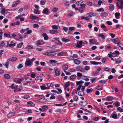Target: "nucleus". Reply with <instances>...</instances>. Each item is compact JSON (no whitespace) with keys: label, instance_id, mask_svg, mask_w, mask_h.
Wrapping results in <instances>:
<instances>
[{"label":"nucleus","instance_id":"nucleus-1","mask_svg":"<svg viewBox=\"0 0 123 123\" xmlns=\"http://www.w3.org/2000/svg\"><path fill=\"white\" fill-rule=\"evenodd\" d=\"M17 58L15 57H13L11 58L8 59L6 61V63H3V64L5 66L6 68H8L9 67V61L14 62L17 60Z\"/></svg>","mask_w":123,"mask_h":123},{"label":"nucleus","instance_id":"nucleus-2","mask_svg":"<svg viewBox=\"0 0 123 123\" xmlns=\"http://www.w3.org/2000/svg\"><path fill=\"white\" fill-rule=\"evenodd\" d=\"M120 2V3L117 2L116 3V6L119 9H122L123 8V0H117Z\"/></svg>","mask_w":123,"mask_h":123},{"label":"nucleus","instance_id":"nucleus-3","mask_svg":"<svg viewBox=\"0 0 123 123\" xmlns=\"http://www.w3.org/2000/svg\"><path fill=\"white\" fill-rule=\"evenodd\" d=\"M43 13L46 15H49L50 13V12L49 9L48 8H44L42 12Z\"/></svg>","mask_w":123,"mask_h":123},{"label":"nucleus","instance_id":"nucleus-4","mask_svg":"<svg viewBox=\"0 0 123 123\" xmlns=\"http://www.w3.org/2000/svg\"><path fill=\"white\" fill-rule=\"evenodd\" d=\"M111 40L114 43L117 45H119V44L120 41L117 38H115L114 39H111Z\"/></svg>","mask_w":123,"mask_h":123},{"label":"nucleus","instance_id":"nucleus-5","mask_svg":"<svg viewBox=\"0 0 123 123\" xmlns=\"http://www.w3.org/2000/svg\"><path fill=\"white\" fill-rule=\"evenodd\" d=\"M76 70L78 71H80L82 72H84L85 70L81 67L79 66L76 68Z\"/></svg>","mask_w":123,"mask_h":123},{"label":"nucleus","instance_id":"nucleus-6","mask_svg":"<svg viewBox=\"0 0 123 123\" xmlns=\"http://www.w3.org/2000/svg\"><path fill=\"white\" fill-rule=\"evenodd\" d=\"M83 44V41H78L77 42V44L76 45V47L79 48H81L82 46L81 45Z\"/></svg>","mask_w":123,"mask_h":123},{"label":"nucleus","instance_id":"nucleus-7","mask_svg":"<svg viewBox=\"0 0 123 123\" xmlns=\"http://www.w3.org/2000/svg\"><path fill=\"white\" fill-rule=\"evenodd\" d=\"M32 62L30 60H26L25 63V65L26 66H29L31 65Z\"/></svg>","mask_w":123,"mask_h":123},{"label":"nucleus","instance_id":"nucleus-8","mask_svg":"<svg viewBox=\"0 0 123 123\" xmlns=\"http://www.w3.org/2000/svg\"><path fill=\"white\" fill-rule=\"evenodd\" d=\"M44 43L41 40H39L37 41L36 43V44L37 46L42 45Z\"/></svg>","mask_w":123,"mask_h":123},{"label":"nucleus","instance_id":"nucleus-9","mask_svg":"<svg viewBox=\"0 0 123 123\" xmlns=\"http://www.w3.org/2000/svg\"><path fill=\"white\" fill-rule=\"evenodd\" d=\"M20 1L19 0H18L16 1H15L14 2V3H13L12 5V7H15L16 6H17L20 3Z\"/></svg>","mask_w":123,"mask_h":123},{"label":"nucleus","instance_id":"nucleus-10","mask_svg":"<svg viewBox=\"0 0 123 123\" xmlns=\"http://www.w3.org/2000/svg\"><path fill=\"white\" fill-rule=\"evenodd\" d=\"M68 66L67 65H64L62 67V69L64 72L66 70H67L68 68Z\"/></svg>","mask_w":123,"mask_h":123},{"label":"nucleus","instance_id":"nucleus-11","mask_svg":"<svg viewBox=\"0 0 123 123\" xmlns=\"http://www.w3.org/2000/svg\"><path fill=\"white\" fill-rule=\"evenodd\" d=\"M47 56H54L56 54V53L48 52Z\"/></svg>","mask_w":123,"mask_h":123},{"label":"nucleus","instance_id":"nucleus-12","mask_svg":"<svg viewBox=\"0 0 123 123\" xmlns=\"http://www.w3.org/2000/svg\"><path fill=\"white\" fill-rule=\"evenodd\" d=\"M89 42L91 44H95L97 42V40L94 39H90L89 40Z\"/></svg>","mask_w":123,"mask_h":123},{"label":"nucleus","instance_id":"nucleus-13","mask_svg":"<svg viewBox=\"0 0 123 123\" xmlns=\"http://www.w3.org/2000/svg\"><path fill=\"white\" fill-rule=\"evenodd\" d=\"M55 75L56 76H59L60 75L61 72L60 70L58 69H55Z\"/></svg>","mask_w":123,"mask_h":123},{"label":"nucleus","instance_id":"nucleus-14","mask_svg":"<svg viewBox=\"0 0 123 123\" xmlns=\"http://www.w3.org/2000/svg\"><path fill=\"white\" fill-rule=\"evenodd\" d=\"M50 33L52 34H56L58 33V31L56 30H49Z\"/></svg>","mask_w":123,"mask_h":123},{"label":"nucleus","instance_id":"nucleus-15","mask_svg":"<svg viewBox=\"0 0 123 123\" xmlns=\"http://www.w3.org/2000/svg\"><path fill=\"white\" fill-rule=\"evenodd\" d=\"M38 100L39 102H44L47 101V99L44 98H39L38 99Z\"/></svg>","mask_w":123,"mask_h":123},{"label":"nucleus","instance_id":"nucleus-16","mask_svg":"<svg viewBox=\"0 0 123 123\" xmlns=\"http://www.w3.org/2000/svg\"><path fill=\"white\" fill-rule=\"evenodd\" d=\"M90 62L91 64L93 65H98L99 64H102V63L100 62H98L92 61H90Z\"/></svg>","mask_w":123,"mask_h":123},{"label":"nucleus","instance_id":"nucleus-17","mask_svg":"<svg viewBox=\"0 0 123 123\" xmlns=\"http://www.w3.org/2000/svg\"><path fill=\"white\" fill-rule=\"evenodd\" d=\"M15 112H12L10 113L7 115V117H12L14 116L15 114Z\"/></svg>","mask_w":123,"mask_h":123},{"label":"nucleus","instance_id":"nucleus-18","mask_svg":"<svg viewBox=\"0 0 123 123\" xmlns=\"http://www.w3.org/2000/svg\"><path fill=\"white\" fill-rule=\"evenodd\" d=\"M27 104L29 106H33L35 105L33 102L31 101L28 102Z\"/></svg>","mask_w":123,"mask_h":123},{"label":"nucleus","instance_id":"nucleus-19","mask_svg":"<svg viewBox=\"0 0 123 123\" xmlns=\"http://www.w3.org/2000/svg\"><path fill=\"white\" fill-rule=\"evenodd\" d=\"M30 17L32 19H38V18L36 16L33 15L32 14H31L30 16Z\"/></svg>","mask_w":123,"mask_h":123},{"label":"nucleus","instance_id":"nucleus-20","mask_svg":"<svg viewBox=\"0 0 123 123\" xmlns=\"http://www.w3.org/2000/svg\"><path fill=\"white\" fill-rule=\"evenodd\" d=\"M43 36L44 37V39L47 40L49 39V37L45 33H43L42 34Z\"/></svg>","mask_w":123,"mask_h":123},{"label":"nucleus","instance_id":"nucleus-21","mask_svg":"<svg viewBox=\"0 0 123 123\" xmlns=\"http://www.w3.org/2000/svg\"><path fill=\"white\" fill-rule=\"evenodd\" d=\"M108 14L106 12H104L101 14L100 16L102 17L103 18L106 17L108 15Z\"/></svg>","mask_w":123,"mask_h":123},{"label":"nucleus","instance_id":"nucleus-22","mask_svg":"<svg viewBox=\"0 0 123 123\" xmlns=\"http://www.w3.org/2000/svg\"><path fill=\"white\" fill-rule=\"evenodd\" d=\"M114 8V6L113 4H111L109 6V10L110 11H112Z\"/></svg>","mask_w":123,"mask_h":123},{"label":"nucleus","instance_id":"nucleus-23","mask_svg":"<svg viewBox=\"0 0 123 123\" xmlns=\"http://www.w3.org/2000/svg\"><path fill=\"white\" fill-rule=\"evenodd\" d=\"M87 104V103L85 101H81L80 103V105L83 106H85Z\"/></svg>","mask_w":123,"mask_h":123},{"label":"nucleus","instance_id":"nucleus-24","mask_svg":"<svg viewBox=\"0 0 123 123\" xmlns=\"http://www.w3.org/2000/svg\"><path fill=\"white\" fill-rule=\"evenodd\" d=\"M106 100L107 101H111L113 99V97L112 96H110L107 97L106 98Z\"/></svg>","mask_w":123,"mask_h":123},{"label":"nucleus","instance_id":"nucleus-25","mask_svg":"<svg viewBox=\"0 0 123 123\" xmlns=\"http://www.w3.org/2000/svg\"><path fill=\"white\" fill-rule=\"evenodd\" d=\"M85 8L80 7L79 8L78 10L80 13H83V11L85 10Z\"/></svg>","mask_w":123,"mask_h":123},{"label":"nucleus","instance_id":"nucleus-26","mask_svg":"<svg viewBox=\"0 0 123 123\" xmlns=\"http://www.w3.org/2000/svg\"><path fill=\"white\" fill-rule=\"evenodd\" d=\"M34 13L37 14H39L40 13V12L37 9H35L34 10Z\"/></svg>","mask_w":123,"mask_h":123},{"label":"nucleus","instance_id":"nucleus-27","mask_svg":"<svg viewBox=\"0 0 123 123\" xmlns=\"http://www.w3.org/2000/svg\"><path fill=\"white\" fill-rule=\"evenodd\" d=\"M74 63L76 64L79 65L81 63L80 61V60H77L76 59H74Z\"/></svg>","mask_w":123,"mask_h":123},{"label":"nucleus","instance_id":"nucleus-28","mask_svg":"<svg viewBox=\"0 0 123 123\" xmlns=\"http://www.w3.org/2000/svg\"><path fill=\"white\" fill-rule=\"evenodd\" d=\"M19 33L18 32H15L13 33H11L10 35L12 36V37H17Z\"/></svg>","mask_w":123,"mask_h":123},{"label":"nucleus","instance_id":"nucleus-29","mask_svg":"<svg viewBox=\"0 0 123 123\" xmlns=\"http://www.w3.org/2000/svg\"><path fill=\"white\" fill-rule=\"evenodd\" d=\"M17 37H19L18 39V40L20 41L23 40V37L21 36V34L19 33H18Z\"/></svg>","mask_w":123,"mask_h":123},{"label":"nucleus","instance_id":"nucleus-30","mask_svg":"<svg viewBox=\"0 0 123 123\" xmlns=\"http://www.w3.org/2000/svg\"><path fill=\"white\" fill-rule=\"evenodd\" d=\"M87 15H88L89 16L91 17L92 16H95V14L94 13H93L92 12H90L88 13L87 14Z\"/></svg>","mask_w":123,"mask_h":123},{"label":"nucleus","instance_id":"nucleus-31","mask_svg":"<svg viewBox=\"0 0 123 123\" xmlns=\"http://www.w3.org/2000/svg\"><path fill=\"white\" fill-rule=\"evenodd\" d=\"M41 88V89L44 90L45 89H50L49 87H46L43 86H40Z\"/></svg>","mask_w":123,"mask_h":123},{"label":"nucleus","instance_id":"nucleus-32","mask_svg":"<svg viewBox=\"0 0 123 123\" xmlns=\"http://www.w3.org/2000/svg\"><path fill=\"white\" fill-rule=\"evenodd\" d=\"M70 82L68 81L65 84V88L66 89L70 85Z\"/></svg>","mask_w":123,"mask_h":123},{"label":"nucleus","instance_id":"nucleus-33","mask_svg":"<svg viewBox=\"0 0 123 123\" xmlns=\"http://www.w3.org/2000/svg\"><path fill=\"white\" fill-rule=\"evenodd\" d=\"M6 44L7 45V47H8V46L9 47L14 46L16 45V44L15 43H14L13 44H9V43L8 42H7Z\"/></svg>","mask_w":123,"mask_h":123},{"label":"nucleus","instance_id":"nucleus-34","mask_svg":"<svg viewBox=\"0 0 123 123\" xmlns=\"http://www.w3.org/2000/svg\"><path fill=\"white\" fill-rule=\"evenodd\" d=\"M78 94L79 95L82 96L84 95V92L83 91H81L78 92Z\"/></svg>","mask_w":123,"mask_h":123},{"label":"nucleus","instance_id":"nucleus-35","mask_svg":"<svg viewBox=\"0 0 123 123\" xmlns=\"http://www.w3.org/2000/svg\"><path fill=\"white\" fill-rule=\"evenodd\" d=\"M77 77V76L75 75H71L70 77V79L71 80H73L75 79Z\"/></svg>","mask_w":123,"mask_h":123},{"label":"nucleus","instance_id":"nucleus-36","mask_svg":"<svg viewBox=\"0 0 123 123\" xmlns=\"http://www.w3.org/2000/svg\"><path fill=\"white\" fill-rule=\"evenodd\" d=\"M4 77L6 79H9L10 78L11 76L9 74H5L4 75Z\"/></svg>","mask_w":123,"mask_h":123},{"label":"nucleus","instance_id":"nucleus-37","mask_svg":"<svg viewBox=\"0 0 123 123\" xmlns=\"http://www.w3.org/2000/svg\"><path fill=\"white\" fill-rule=\"evenodd\" d=\"M120 15V13L119 12H116L115 13V16L116 18L117 19H118L119 18L118 17Z\"/></svg>","mask_w":123,"mask_h":123},{"label":"nucleus","instance_id":"nucleus-38","mask_svg":"<svg viewBox=\"0 0 123 123\" xmlns=\"http://www.w3.org/2000/svg\"><path fill=\"white\" fill-rule=\"evenodd\" d=\"M82 79L86 81H88L89 80V79L87 78V77L85 76H83Z\"/></svg>","mask_w":123,"mask_h":123},{"label":"nucleus","instance_id":"nucleus-39","mask_svg":"<svg viewBox=\"0 0 123 123\" xmlns=\"http://www.w3.org/2000/svg\"><path fill=\"white\" fill-rule=\"evenodd\" d=\"M84 83V81L82 80L80 81H77L76 83V84L77 85H79L80 84H82Z\"/></svg>","mask_w":123,"mask_h":123},{"label":"nucleus","instance_id":"nucleus-40","mask_svg":"<svg viewBox=\"0 0 123 123\" xmlns=\"http://www.w3.org/2000/svg\"><path fill=\"white\" fill-rule=\"evenodd\" d=\"M58 100L59 101H62L63 100L64 98L63 97L60 95L58 96Z\"/></svg>","mask_w":123,"mask_h":123},{"label":"nucleus","instance_id":"nucleus-41","mask_svg":"<svg viewBox=\"0 0 123 123\" xmlns=\"http://www.w3.org/2000/svg\"><path fill=\"white\" fill-rule=\"evenodd\" d=\"M33 48V46L32 45H28L25 48L27 49H31Z\"/></svg>","mask_w":123,"mask_h":123},{"label":"nucleus","instance_id":"nucleus-42","mask_svg":"<svg viewBox=\"0 0 123 123\" xmlns=\"http://www.w3.org/2000/svg\"><path fill=\"white\" fill-rule=\"evenodd\" d=\"M83 3V1L82 0L77 1L76 2V4L78 6L80 5Z\"/></svg>","mask_w":123,"mask_h":123},{"label":"nucleus","instance_id":"nucleus-43","mask_svg":"<svg viewBox=\"0 0 123 123\" xmlns=\"http://www.w3.org/2000/svg\"><path fill=\"white\" fill-rule=\"evenodd\" d=\"M62 41L63 42H67L70 41V40L67 39L66 38H63L62 39Z\"/></svg>","mask_w":123,"mask_h":123},{"label":"nucleus","instance_id":"nucleus-44","mask_svg":"<svg viewBox=\"0 0 123 123\" xmlns=\"http://www.w3.org/2000/svg\"><path fill=\"white\" fill-rule=\"evenodd\" d=\"M32 112V110L30 109H28L25 112V114H28L29 113H31Z\"/></svg>","mask_w":123,"mask_h":123},{"label":"nucleus","instance_id":"nucleus-45","mask_svg":"<svg viewBox=\"0 0 123 123\" xmlns=\"http://www.w3.org/2000/svg\"><path fill=\"white\" fill-rule=\"evenodd\" d=\"M5 45V43H4V41H3L0 43V46L3 47Z\"/></svg>","mask_w":123,"mask_h":123},{"label":"nucleus","instance_id":"nucleus-46","mask_svg":"<svg viewBox=\"0 0 123 123\" xmlns=\"http://www.w3.org/2000/svg\"><path fill=\"white\" fill-rule=\"evenodd\" d=\"M93 91V89L92 88L87 89L86 90V92L87 93H89Z\"/></svg>","mask_w":123,"mask_h":123},{"label":"nucleus","instance_id":"nucleus-47","mask_svg":"<svg viewBox=\"0 0 123 123\" xmlns=\"http://www.w3.org/2000/svg\"><path fill=\"white\" fill-rule=\"evenodd\" d=\"M117 111L121 112H123V109L120 107H118L117 108Z\"/></svg>","mask_w":123,"mask_h":123},{"label":"nucleus","instance_id":"nucleus-48","mask_svg":"<svg viewBox=\"0 0 123 123\" xmlns=\"http://www.w3.org/2000/svg\"><path fill=\"white\" fill-rule=\"evenodd\" d=\"M73 99L74 101H77L78 99V98L77 96H74L73 98Z\"/></svg>","mask_w":123,"mask_h":123},{"label":"nucleus","instance_id":"nucleus-49","mask_svg":"<svg viewBox=\"0 0 123 123\" xmlns=\"http://www.w3.org/2000/svg\"><path fill=\"white\" fill-rule=\"evenodd\" d=\"M76 105L75 104L73 103H70L68 104V106L69 107H74Z\"/></svg>","mask_w":123,"mask_h":123},{"label":"nucleus","instance_id":"nucleus-50","mask_svg":"<svg viewBox=\"0 0 123 123\" xmlns=\"http://www.w3.org/2000/svg\"><path fill=\"white\" fill-rule=\"evenodd\" d=\"M46 0H43L40 1V4L41 5H44L45 4Z\"/></svg>","mask_w":123,"mask_h":123},{"label":"nucleus","instance_id":"nucleus-51","mask_svg":"<svg viewBox=\"0 0 123 123\" xmlns=\"http://www.w3.org/2000/svg\"><path fill=\"white\" fill-rule=\"evenodd\" d=\"M98 36L99 37H101L103 39H104L105 38L104 35L102 34H98Z\"/></svg>","mask_w":123,"mask_h":123},{"label":"nucleus","instance_id":"nucleus-52","mask_svg":"<svg viewBox=\"0 0 123 123\" xmlns=\"http://www.w3.org/2000/svg\"><path fill=\"white\" fill-rule=\"evenodd\" d=\"M64 52L62 51L61 52L57 54V55L59 56H61L63 55L64 54Z\"/></svg>","mask_w":123,"mask_h":123},{"label":"nucleus","instance_id":"nucleus-53","mask_svg":"<svg viewBox=\"0 0 123 123\" xmlns=\"http://www.w3.org/2000/svg\"><path fill=\"white\" fill-rule=\"evenodd\" d=\"M121 60L119 58H118L116 60V63L117 64L120 63H121Z\"/></svg>","mask_w":123,"mask_h":123},{"label":"nucleus","instance_id":"nucleus-54","mask_svg":"<svg viewBox=\"0 0 123 123\" xmlns=\"http://www.w3.org/2000/svg\"><path fill=\"white\" fill-rule=\"evenodd\" d=\"M96 89L99 90H101L102 89V86H98L97 88Z\"/></svg>","mask_w":123,"mask_h":123},{"label":"nucleus","instance_id":"nucleus-55","mask_svg":"<svg viewBox=\"0 0 123 123\" xmlns=\"http://www.w3.org/2000/svg\"><path fill=\"white\" fill-rule=\"evenodd\" d=\"M111 117L114 119H116L117 117V114H114L112 115Z\"/></svg>","mask_w":123,"mask_h":123},{"label":"nucleus","instance_id":"nucleus-56","mask_svg":"<svg viewBox=\"0 0 123 123\" xmlns=\"http://www.w3.org/2000/svg\"><path fill=\"white\" fill-rule=\"evenodd\" d=\"M23 45V43H19L17 44V47L18 48H20L22 45Z\"/></svg>","mask_w":123,"mask_h":123},{"label":"nucleus","instance_id":"nucleus-57","mask_svg":"<svg viewBox=\"0 0 123 123\" xmlns=\"http://www.w3.org/2000/svg\"><path fill=\"white\" fill-rule=\"evenodd\" d=\"M52 28L54 29L57 30L58 29V27L56 25H53L52 26Z\"/></svg>","mask_w":123,"mask_h":123},{"label":"nucleus","instance_id":"nucleus-58","mask_svg":"<svg viewBox=\"0 0 123 123\" xmlns=\"http://www.w3.org/2000/svg\"><path fill=\"white\" fill-rule=\"evenodd\" d=\"M58 10V8H54L52 9V11L54 12H56Z\"/></svg>","mask_w":123,"mask_h":123},{"label":"nucleus","instance_id":"nucleus-59","mask_svg":"<svg viewBox=\"0 0 123 123\" xmlns=\"http://www.w3.org/2000/svg\"><path fill=\"white\" fill-rule=\"evenodd\" d=\"M23 79H19L17 80V83H20L23 80Z\"/></svg>","mask_w":123,"mask_h":123},{"label":"nucleus","instance_id":"nucleus-60","mask_svg":"<svg viewBox=\"0 0 123 123\" xmlns=\"http://www.w3.org/2000/svg\"><path fill=\"white\" fill-rule=\"evenodd\" d=\"M30 98V96L28 95H25L24 96L23 98L25 99H27Z\"/></svg>","mask_w":123,"mask_h":123},{"label":"nucleus","instance_id":"nucleus-61","mask_svg":"<svg viewBox=\"0 0 123 123\" xmlns=\"http://www.w3.org/2000/svg\"><path fill=\"white\" fill-rule=\"evenodd\" d=\"M48 108V107L47 106L44 105L42 107V109L44 110L47 109Z\"/></svg>","mask_w":123,"mask_h":123},{"label":"nucleus","instance_id":"nucleus-62","mask_svg":"<svg viewBox=\"0 0 123 123\" xmlns=\"http://www.w3.org/2000/svg\"><path fill=\"white\" fill-rule=\"evenodd\" d=\"M105 71H110V69L108 67H106L104 68Z\"/></svg>","mask_w":123,"mask_h":123},{"label":"nucleus","instance_id":"nucleus-63","mask_svg":"<svg viewBox=\"0 0 123 123\" xmlns=\"http://www.w3.org/2000/svg\"><path fill=\"white\" fill-rule=\"evenodd\" d=\"M104 9L102 8H99L97 10L98 12H104Z\"/></svg>","mask_w":123,"mask_h":123},{"label":"nucleus","instance_id":"nucleus-64","mask_svg":"<svg viewBox=\"0 0 123 123\" xmlns=\"http://www.w3.org/2000/svg\"><path fill=\"white\" fill-rule=\"evenodd\" d=\"M75 28L74 27H70L69 28V30L70 31H72L74 30Z\"/></svg>","mask_w":123,"mask_h":123}]
</instances>
